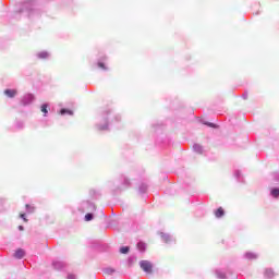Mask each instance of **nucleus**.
Wrapping results in <instances>:
<instances>
[{
    "instance_id": "obj_1",
    "label": "nucleus",
    "mask_w": 279,
    "mask_h": 279,
    "mask_svg": "<svg viewBox=\"0 0 279 279\" xmlns=\"http://www.w3.org/2000/svg\"><path fill=\"white\" fill-rule=\"evenodd\" d=\"M140 267L145 271V274H151L154 271V264L149 260H141Z\"/></svg>"
},
{
    "instance_id": "obj_2",
    "label": "nucleus",
    "mask_w": 279,
    "mask_h": 279,
    "mask_svg": "<svg viewBox=\"0 0 279 279\" xmlns=\"http://www.w3.org/2000/svg\"><path fill=\"white\" fill-rule=\"evenodd\" d=\"M33 102H34V94H26L21 99L22 106H29V104H33Z\"/></svg>"
},
{
    "instance_id": "obj_3",
    "label": "nucleus",
    "mask_w": 279,
    "mask_h": 279,
    "mask_svg": "<svg viewBox=\"0 0 279 279\" xmlns=\"http://www.w3.org/2000/svg\"><path fill=\"white\" fill-rule=\"evenodd\" d=\"M102 114H104L105 124L104 125L97 124V128L100 132L108 130V118L107 117H108V114H110V110L105 111Z\"/></svg>"
},
{
    "instance_id": "obj_4",
    "label": "nucleus",
    "mask_w": 279,
    "mask_h": 279,
    "mask_svg": "<svg viewBox=\"0 0 279 279\" xmlns=\"http://www.w3.org/2000/svg\"><path fill=\"white\" fill-rule=\"evenodd\" d=\"M82 206L87 213H94V210H97L95 204L90 203L89 201L83 202Z\"/></svg>"
},
{
    "instance_id": "obj_5",
    "label": "nucleus",
    "mask_w": 279,
    "mask_h": 279,
    "mask_svg": "<svg viewBox=\"0 0 279 279\" xmlns=\"http://www.w3.org/2000/svg\"><path fill=\"white\" fill-rule=\"evenodd\" d=\"M52 267L53 269L60 271L61 269H64L66 267V264L64 262L57 260L52 263Z\"/></svg>"
},
{
    "instance_id": "obj_6",
    "label": "nucleus",
    "mask_w": 279,
    "mask_h": 279,
    "mask_svg": "<svg viewBox=\"0 0 279 279\" xmlns=\"http://www.w3.org/2000/svg\"><path fill=\"white\" fill-rule=\"evenodd\" d=\"M160 236H161L163 243H172V241H173V236H171V234H169V233L160 232Z\"/></svg>"
},
{
    "instance_id": "obj_7",
    "label": "nucleus",
    "mask_w": 279,
    "mask_h": 279,
    "mask_svg": "<svg viewBox=\"0 0 279 279\" xmlns=\"http://www.w3.org/2000/svg\"><path fill=\"white\" fill-rule=\"evenodd\" d=\"M24 256H25V251L23 248H19L14 253V258H17L19 260H21V258H24Z\"/></svg>"
},
{
    "instance_id": "obj_8",
    "label": "nucleus",
    "mask_w": 279,
    "mask_h": 279,
    "mask_svg": "<svg viewBox=\"0 0 279 279\" xmlns=\"http://www.w3.org/2000/svg\"><path fill=\"white\" fill-rule=\"evenodd\" d=\"M4 95L10 99H13V97H16V89H5Z\"/></svg>"
},
{
    "instance_id": "obj_9",
    "label": "nucleus",
    "mask_w": 279,
    "mask_h": 279,
    "mask_svg": "<svg viewBox=\"0 0 279 279\" xmlns=\"http://www.w3.org/2000/svg\"><path fill=\"white\" fill-rule=\"evenodd\" d=\"M244 257L247 260H256V258H258V255L256 253L247 252L245 253Z\"/></svg>"
},
{
    "instance_id": "obj_10",
    "label": "nucleus",
    "mask_w": 279,
    "mask_h": 279,
    "mask_svg": "<svg viewBox=\"0 0 279 279\" xmlns=\"http://www.w3.org/2000/svg\"><path fill=\"white\" fill-rule=\"evenodd\" d=\"M193 150L196 153V154H204V147L199 144H194L193 145Z\"/></svg>"
},
{
    "instance_id": "obj_11",
    "label": "nucleus",
    "mask_w": 279,
    "mask_h": 279,
    "mask_svg": "<svg viewBox=\"0 0 279 279\" xmlns=\"http://www.w3.org/2000/svg\"><path fill=\"white\" fill-rule=\"evenodd\" d=\"M223 215H226V211L223 210L222 207H219V208L215 211V217H217V219H221V217H223Z\"/></svg>"
},
{
    "instance_id": "obj_12",
    "label": "nucleus",
    "mask_w": 279,
    "mask_h": 279,
    "mask_svg": "<svg viewBox=\"0 0 279 279\" xmlns=\"http://www.w3.org/2000/svg\"><path fill=\"white\" fill-rule=\"evenodd\" d=\"M37 57H38L40 60H47V58H49V52H47V51L38 52Z\"/></svg>"
},
{
    "instance_id": "obj_13",
    "label": "nucleus",
    "mask_w": 279,
    "mask_h": 279,
    "mask_svg": "<svg viewBox=\"0 0 279 279\" xmlns=\"http://www.w3.org/2000/svg\"><path fill=\"white\" fill-rule=\"evenodd\" d=\"M148 185L146 183H142L138 187L140 193L143 195L147 193Z\"/></svg>"
},
{
    "instance_id": "obj_14",
    "label": "nucleus",
    "mask_w": 279,
    "mask_h": 279,
    "mask_svg": "<svg viewBox=\"0 0 279 279\" xmlns=\"http://www.w3.org/2000/svg\"><path fill=\"white\" fill-rule=\"evenodd\" d=\"M104 274H106L107 276H112V274H114L117 270L114 268H104Z\"/></svg>"
},
{
    "instance_id": "obj_15",
    "label": "nucleus",
    "mask_w": 279,
    "mask_h": 279,
    "mask_svg": "<svg viewBox=\"0 0 279 279\" xmlns=\"http://www.w3.org/2000/svg\"><path fill=\"white\" fill-rule=\"evenodd\" d=\"M265 278H274L275 274L272 269H266L264 272Z\"/></svg>"
},
{
    "instance_id": "obj_16",
    "label": "nucleus",
    "mask_w": 279,
    "mask_h": 279,
    "mask_svg": "<svg viewBox=\"0 0 279 279\" xmlns=\"http://www.w3.org/2000/svg\"><path fill=\"white\" fill-rule=\"evenodd\" d=\"M270 195L272 197H279V187H274L271 191H270Z\"/></svg>"
},
{
    "instance_id": "obj_17",
    "label": "nucleus",
    "mask_w": 279,
    "mask_h": 279,
    "mask_svg": "<svg viewBox=\"0 0 279 279\" xmlns=\"http://www.w3.org/2000/svg\"><path fill=\"white\" fill-rule=\"evenodd\" d=\"M147 245L144 242H138L137 243V250H140L141 252H145Z\"/></svg>"
},
{
    "instance_id": "obj_18",
    "label": "nucleus",
    "mask_w": 279,
    "mask_h": 279,
    "mask_svg": "<svg viewBox=\"0 0 279 279\" xmlns=\"http://www.w3.org/2000/svg\"><path fill=\"white\" fill-rule=\"evenodd\" d=\"M47 108H49L48 104L41 105V112L44 113V117H47V113L49 112Z\"/></svg>"
},
{
    "instance_id": "obj_19",
    "label": "nucleus",
    "mask_w": 279,
    "mask_h": 279,
    "mask_svg": "<svg viewBox=\"0 0 279 279\" xmlns=\"http://www.w3.org/2000/svg\"><path fill=\"white\" fill-rule=\"evenodd\" d=\"M25 208H26V213H28V214H32L36 210V207H34L29 204H26Z\"/></svg>"
},
{
    "instance_id": "obj_20",
    "label": "nucleus",
    "mask_w": 279,
    "mask_h": 279,
    "mask_svg": "<svg viewBox=\"0 0 279 279\" xmlns=\"http://www.w3.org/2000/svg\"><path fill=\"white\" fill-rule=\"evenodd\" d=\"M94 218L95 216L90 211L85 215V221H93Z\"/></svg>"
},
{
    "instance_id": "obj_21",
    "label": "nucleus",
    "mask_w": 279,
    "mask_h": 279,
    "mask_svg": "<svg viewBox=\"0 0 279 279\" xmlns=\"http://www.w3.org/2000/svg\"><path fill=\"white\" fill-rule=\"evenodd\" d=\"M129 253H130V246L120 247V254H129Z\"/></svg>"
},
{
    "instance_id": "obj_22",
    "label": "nucleus",
    "mask_w": 279,
    "mask_h": 279,
    "mask_svg": "<svg viewBox=\"0 0 279 279\" xmlns=\"http://www.w3.org/2000/svg\"><path fill=\"white\" fill-rule=\"evenodd\" d=\"M216 276H217V278H219V279H226V275H225V272L221 271V270H216Z\"/></svg>"
},
{
    "instance_id": "obj_23",
    "label": "nucleus",
    "mask_w": 279,
    "mask_h": 279,
    "mask_svg": "<svg viewBox=\"0 0 279 279\" xmlns=\"http://www.w3.org/2000/svg\"><path fill=\"white\" fill-rule=\"evenodd\" d=\"M60 114H62V116H64V114L73 116V111H71L69 109H61L60 110Z\"/></svg>"
},
{
    "instance_id": "obj_24",
    "label": "nucleus",
    "mask_w": 279,
    "mask_h": 279,
    "mask_svg": "<svg viewBox=\"0 0 279 279\" xmlns=\"http://www.w3.org/2000/svg\"><path fill=\"white\" fill-rule=\"evenodd\" d=\"M234 178H236L238 182H243V180L241 179V171L240 170H235Z\"/></svg>"
},
{
    "instance_id": "obj_25",
    "label": "nucleus",
    "mask_w": 279,
    "mask_h": 279,
    "mask_svg": "<svg viewBox=\"0 0 279 279\" xmlns=\"http://www.w3.org/2000/svg\"><path fill=\"white\" fill-rule=\"evenodd\" d=\"M123 186L124 189H128V186H130V180L128 178H123Z\"/></svg>"
},
{
    "instance_id": "obj_26",
    "label": "nucleus",
    "mask_w": 279,
    "mask_h": 279,
    "mask_svg": "<svg viewBox=\"0 0 279 279\" xmlns=\"http://www.w3.org/2000/svg\"><path fill=\"white\" fill-rule=\"evenodd\" d=\"M205 125H207L208 128H217V124L213 122H205Z\"/></svg>"
},
{
    "instance_id": "obj_27",
    "label": "nucleus",
    "mask_w": 279,
    "mask_h": 279,
    "mask_svg": "<svg viewBox=\"0 0 279 279\" xmlns=\"http://www.w3.org/2000/svg\"><path fill=\"white\" fill-rule=\"evenodd\" d=\"M98 66H99V69H107L106 63H104V62H98Z\"/></svg>"
},
{
    "instance_id": "obj_28",
    "label": "nucleus",
    "mask_w": 279,
    "mask_h": 279,
    "mask_svg": "<svg viewBox=\"0 0 279 279\" xmlns=\"http://www.w3.org/2000/svg\"><path fill=\"white\" fill-rule=\"evenodd\" d=\"M274 178H275V182H278L279 183V172H276L274 174Z\"/></svg>"
},
{
    "instance_id": "obj_29",
    "label": "nucleus",
    "mask_w": 279,
    "mask_h": 279,
    "mask_svg": "<svg viewBox=\"0 0 279 279\" xmlns=\"http://www.w3.org/2000/svg\"><path fill=\"white\" fill-rule=\"evenodd\" d=\"M247 97H248L247 92H244V93L242 94V99H247Z\"/></svg>"
},
{
    "instance_id": "obj_30",
    "label": "nucleus",
    "mask_w": 279,
    "mask_h": 279,
    "mask_svg": "<svg viewBox=\"0 0 279 279\" xmlns=\"http://www.w3.org/2000/svg\"><path fill=\"white\" fill-rule=\"evenodd\" d=\"M20 217L21 219H23V221L27 222V218L25 217V214H21Z\"/></svg>"
},
{
    "instance_id": "obj_31",
    "label": "nucleus",
    "mask_w": 279,
    "mask_h": 279,
    "mask_svg": "<svg viewBox=\"0 0 279 279\" xmlns=\"http://www.w3.org/2000/svg\"><path fill=\"white\" fill-rule=\"evenodd\" d=\"M68 279H75V275H68Z\"/></svg>"
},
{
    "instance_id": "obj_32",
    "label": "nucleus",
    "mask_w": 279,
    "mask_h": 279,
    "mask_svg": "<svg viewBox=\"0 0 279 279\" xmlns=\"http://www.w3.org/2000/svg\"><path fill=\"white\" fill-rule=\"evenodd\" d=\"M17 128H23V122H17Z\"/></svg>"
},
{
    "instance_id": "obj_33",
    "label": "nucleus",
    "mask_w": 279,
    "mask_h": 279,
    "mask_svg": "<svg viewBox=\"0 0 279 279\" xmlns=\"http://www.w3.org/2000/svg\"><path fill=\"white\" fill-rule=\"evenodd\" d=\"M116 121H121V116H116Z\"/></svg>"
},
{
    "instance_id": "obj_34",
    "label": "nucleus",
    "mask_w": 279,
    "mask_h": 279,
    "mask_svg": "<svg viewBox=\"0 0 279 279\" xmlns=\"http://www.w3.org/2000/svg\"><path fill=\"white\" fill-rule=\"evenodd\" d=\"M19 230H20V231H23V230H25V227L19 226Z\"/></svg>"
}]
</instances>
